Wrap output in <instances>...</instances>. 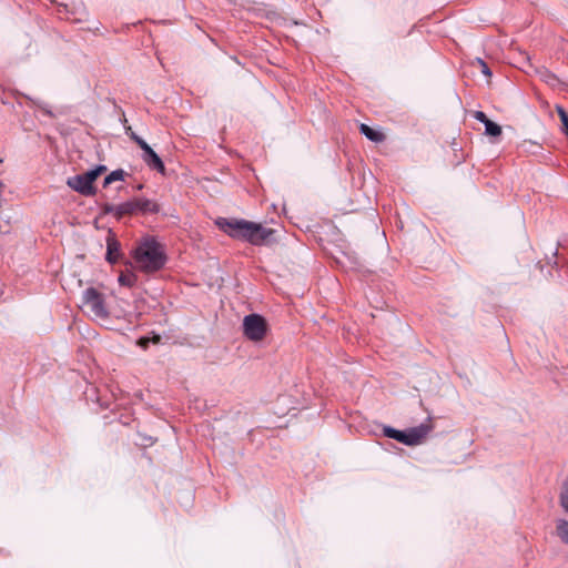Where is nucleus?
<instances>
[{
    "instance_id": "10",
    "label": "nucleus",
    "mask_w": 568,
    "mask_h": 568,
    "mask_svg": "<svg viewBox=\"0 0 568 568\" xmlns=\"http://www.w3.org/2000/svg\"><path fill=\"white\" fill-rule=\"evenodd\" d=\"M134 203L136 204V212L158 213L160 210L155 202L148 199H134Z\"/></svg>"
},
{
    "instance_id": "29",
    "label": "nucleus",
    "mask_w": 568,
    "mask_h": 568,
    "mask_svg": "<svg viewBox=\"0 0 568 568\" xmlns=\"http://www.w3.org/2000/svg\"><path fill=\"white\" fill-rule=\"evenodd\" d=\"M126 133L130 135V138H131L133 141H135V140H136V138H139V135H136L134 132H132V131H131V128H130V126L126 129Z\"/></svg>"
},
{
    "instance_id": "17",
    "label": "nucleus",
    "mask_w": 568,
    "mask_h": 568,
    "mask_svg": "<svg viewBox=\"0 0 568 568\" xmlns=\"http://www.w3.org/2000/svg\"><path fill=\"white\" fill-rule=\"evenodd\" d=\"M135 282H136V275H134L133 273H128V274L122 273L119 276V283L123 286L132 287L135 284Z\"/></svg>"
},
{
    "instance_id": "11",
    "label": "nucleus",
    "mask_w": 568,
    "mask_h": 568,
    "mask_svg": "<svg viewBox=\"0 0 568 568\" xmlns=\"http://www.w3.org/2000/svg\"><path fill=\"white\" fill-rule=\"evenodd\" d=\"M359 131L368 140H371L373 142H376V143L382 142L385 139V135L382 132L376 131V130L372 129L371 126H368L367 124H364V123L361 124Z\"/></svg>"
},
{
    "instance_id": "15",
    "label": "nucleus",
    "mask_w": 568,
    "mask_h": 568,
    "mask_svg": "<svg viewBox=\"0 0 568 568\" xmlns=\"http://www.w3.org/2000/svg\"><path fill=\"white\" fill-rule=\"evenodd\" d=\"M485 132L490 136H499L501 134V126L491 120L485 124Z\"/></svg>"
},
{
    "instance_id": "2",
    "label": "nucleus",
    "mask_w": 568,
    "mask_h": 568,
    "mask_svg": "<svg viewBox=\"0 0 568 568\" xmlns=\"http://www.w3.org/2000/svg\"><path fill=\"white\" fill-rule=\"evenodd\" d=\"M133 258L136 268L148 274L162 270L168 261L164 246L151 236L138 243Z\"/></svg>"
},
{
    "instance_id": "3",
    "label": "nucleus",
    "mask_w": 568,
    "mask_h": 568,
    "mask_svg": "<svg viewBox=\"0 0 568 568\" xmlns=\"http://www.w3.org/2000/svg\"><path fill=\"white\" fill-rule=\"evenodd\" d=\"M430 430L432 426L429 424H420L407 430H398L390 426L383 427L384 436L395 439L407 446H415L420 444Z\"/></svg>"
},
{
    "instance_id": "21",
    "label": "nucleus",
    "mask_w": 568,
    "mask_h": 568,
    "mask_svg": "<svg viewBox=\"0 0 568 568\" xmlns=\"http://www.w3.org/2000/svg\"><path fill=\"white\" fill-rule=\"evenodd\" d=\"M143 151V153H149L152 148L142 139V138H136V140L134 141Z\"/></svg>"
},
{
    "instance_id": "28",
    "label": "nucleus",
    "mask_w": 568,
    "mask_h": 568,
    "mask_svg": "<svg viewBox=\"0 0 568 568\" xmlns=\"http://www.w3.org/2000/svg\"><path fill=\"white\" fill-rule=\"evenodd\" d=\"M95 172L98 173V175L100 176L102 173H104L106 171V166L105 165H98L94 168Z\"/></svg>"
},
{
    "instance_id": "4",
    "label": "nucleus",
    "mask_w": 568,
    "mask_h": 568,
    "mask_svg": "<svg viewBox=\"0 0 568 568\" xmlns=\"http://www.w3.org/2000/svg\"><path fill=\"white\" fill-rule=\"evenodd\" d=\"M82 307L84 312L95 318L105 320L109 317L104 295L94 287H88L83 291Z\"/></svg>"
},
{
    "instance_id": "26",
    "label": "nucleus",
    "mask_w": 568,
    "mask_h": 568,
    "mask_svg": "<svg viewBox=\"0 0 568 568\" xmlns=\"http://www.w3.org/2000/svg\"><path fill=\"white\" fill-rule=\"evenodd\" d=\"M475 119L484 123V125L489 121L487 115L481 111H476Z\"/></svg>"
},
{
    "instance_id": "5",
    "label": "nucleus",
    "mask_w": 568,
    "mask_h": 568,
    "mask_svg": "<svg viewBox=\"0 0 568 568\" xmlns=\"http://www.w3.org/2000/svg\"><path fill=\"white\" fill-rule=\"evenodd\" d=\"M267 325L258 314L246 315L243 320V332L244 335L254 342L262 341L266 334Z\"/></svg>"
},
{
    "instance_id": "14",
    "label": "nucleus",
    "mask_w": 568,
    "mask_h": 568,
    "mask_svg": "<svg viewBox=\"0 0 568 568\" xmlns=\"http://www.w3.org/2000/svg\"><path fill=\"white\" fill-rule=\"evenodd\" d=\"M124 171L119 169V170H115V171H112L105 179H104V182H103V186H108L110 185L111 183L115 182V181H122L124 179Z\"/></svg>"
},
{
    "instance_id": "16",
    "label": "nucleus",
    "mask_w": 568,
    "mask_h": 568,
    "mask_svg": "<svg viewBox=\"0 0 568 568\" xmlns=\"http://www.w3.org/2000/svg\"><path fill=\"white\" fill-rule=\"evenodd\" d=\"M560 506L564 508L566 513H568V477L562 484L561 493H560Z\"/></svg>"
},
{
    "instance_id": "20",
    "label": "nucleus",
    "mask_w": 568,
    "mask_h": 568,
    "mask_svg": "<svg viewBox=\"0 0 568 568\" xmlns=\"http://www.w3.org/2000/svg\"><path fill=\"white\" fill-rule=\"evenodd\" d=\"M477 62L480 67L481 73L485 74L486 77H491V71H490L488 64L481 59H477Z\"/></svg>"
},
{
    "instance_id": "7",
    "label": "nucleus",
    "mask_w": 568,
    "mask_h": 568,
    "mask_svg": "<svg viewBox=\"0 0 568 568\" xmlns=\"http://www.w3.org/2000/svg\"><path fill=\"white\" fill-rule=\"evenodd\" d=\"M143 161L153 170L164 173L165 166L161 158L153 151V149L146 154L142 155Z\"/></svg>"
},
{
    "instance_id": "27",
    "label": "nucleus",
    "mask_w": 568,
    "mask_h": 568,
    "mask_svg": "<svg viewBox=\"0 0 568 568\" xmlns=\"http://www.w3.org/2000/svg\"><path fill=\"white\" fill-rule=\"evenodd\" d=\"M33 103H34L39 109H41V110H42L47 115L52 116V112H51L49 109H47V106H45L43 103H41V102H39V101H33Z\"/></svg>"
},
{
    "instance_id": "30",
    "label": "nucleus",
    "mask_w": 568,
    "mask_h": 568,
    "mask_svg": "<svg viewBox=\"0 0 568 568\" xmlns=\"http://www.w3.org/2000/svg\"><path fill=\"white\" fill-rule=\"evenodd\" d=\"M59 13L68 12V6L67 4H60L58 9Z\"/></svg>"
},
{
    "instance_id": "24",
    "label": "nucleus",
    "mask_w": 568,
    "mask_h": 568,
    "mask_svg": "<svg viewBox=\"0 0 568 568\" xmlns=\"http://www.w3.org/2000/svg\"><path fill=\"white\" fill-rule=\"evenodd\" d=\"M83 174H84L87 181H89L91 183V185H93V182L99 178V175L94 169L89 170Z\"/></svg>"
},
{
    "instance_id": "6",
    "label": "nucleus",
    "mask_w": 568,
    "mask_h": 568,
    "mask_svg": "<svg viewBox=\"0 0 568 568\" xmlns=\"http://www.w3.org/2000/svg\"><path fill=\"white\" fill-rule=\"evenodd\" d=\"M68 186L78 193L84 196H92L95 194V187L91 185L89 181H87L84 174H78L75 176L69 178L67 181Z\"/></svg>"
},
{
    "instance_id": "9",
    "label": "nucleus",
    "mask_w": 568,
    "mask_h": 568,
    "mask_svg": "<svg viewBox=\"0 0 568 568\" xmlns=\"http://www.w3.org/2000/svg\"><path fill=\"white\" fill-rule=\"evenodd\" d=\"M120 244L113 237H108L106 241V261L110 263H115L120 255Z\"/></svg>"
},
{
    "instance_id": "12",
    "label": "nucleus",
    "mask_w": 568,
    "mask_h": 568,
    "mask_svg": "<svg viewBox=\"0 0 568 568\" xmlns=\"http://www.w3.org/2000/svg\"><path fill=\"white\" fill-rule=\"evenodd\" d=\"M136 212V204L134 200L128 201L116 205V219H121L124 215H131Z\"/></svg>"
},
{
    "instance_id": "25",
    "label": "nucleus",
    "mask_w": 568,
    "mask_h": 568,
    "mask_svg": "<svg viewBox=\"0 0 568 568\" xmlns=\"http://www.w3.org/2000/svg\"><path fill=\"white\" fill-rule=\"evenodd\" d=\"M102 210L103 213L113 214L116 217V205L106 203L102 206Z\"/></svg>"
},
{
    "instance_id": "23",
    "label": "nucleus",
    "mask_w": 568,
    "mask_h": 568,
    "mask_svg": "<svg viewBox=\"0 0 568 568\" xmlns=\"http://www.w3.org/2000/svg\"><path fill=\"white\" fill-rule=\"evenodd\" d=\"M143 151V153H149L152 148L142 139V138H136V140L134 141Z\"/></svg>"
},
{
    "instance_id": "8",
    "label": "nucleus",
    "mask_w": 568,
    "mask_h": 568,
    "mask_svg": "<svg viewBox=\"0 0 568 568\" xmlns=\"http://www.w3.org/2000/svg\"><path fill=\"white\" fill-rule=\"evenodd\" d=\"M536 73L542 82L552 88L561 84V81L558 79V77L544 67L536 69Z\"/></svg>"
},
{
    "instance_id": "19",
    "label": "nucleus",
    "mask_w": 568,
    "mask_h": 568,
    "mask_svg": "<svg viewBox=\"0 0 568 568\" xmlns=\"http://www.w3.org/2000/svg\"><path fill=\"white\" fill-rule=\"evenodd\" d=\"M557 112L562 123V132L568 136V113L561 106H557Z\"/></svg>"
},
{
    "instance_id": "22",
    "label": "nucleus",
    "mask_w": 568,
    "mask_h": 568,
    "mask_svg": "<svg viewBox=\"0 0 568 568\" xmlns=\"http://www.w3.org/2000/svg\"><path fill=\"white\" fill-rule=\"evenodd\" d=\"M143 151V153H149L152 148L142 139V138H136V140L134 141Z\"/></svg>"
},
{
    "instance_id": "13",
    "label": "nucleus",
    "mask_w": 568,
    "mask_h": 568,
    "mask_svg": "<svg viewBox=\"0 0 568 568\" xmlns=\"http://www.w3.org/2000/svg\"><path fill=\"white\" fill-rule=\"evenodd\" d=\"M557 534L559 538L568 545V521L560 519L557 523Z\"/></svg>"
},
{
    "instance_id": "1",
    "label": "nucleus",
    "mask_w": 568,
    "mask_h": 568,
    "mask_svg": "<svg viewBox=\"0 0 568 568\" xmlns=\"http://www.w3.org/2000/svg\"><path fill=\"white\" fill-rule=\"evenodd\" d=\"M215 224L221 231L236 240H244L253 245H262L267 242L274 230L266 229L260 223L240 219L219 217Z\"/></svg>"
},
{
    "instance_id": "18",
    "label": "nucleus",
    "mask_w": 568,
    "mask_h": 568,
    "mask_svg": "<svg viewBox=\"0 0 568 568\" xmlns=\"http://www.w3.org/2000/svg\"><path fill=\"white\" fill-rule=\"evenodd\" d=\"M161 341V337L159 335H154L152 338L150 337H141L138 339V345L142 347L143 349L148 348L150 343L159 344Z\"/></svg>"
}]
</instances>
